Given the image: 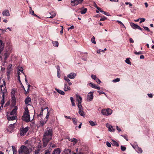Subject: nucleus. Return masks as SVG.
Wrapping results in <instances>:
<instances>
[{"mask_svg":"<svg viewBox=\"0 0 154 154\" xmlns=\"http://www.w3.org/2000/svg\"><path fill=\"white\" fill-rule=\"evenodd\" d=\"M73 154H80V152L78 151V148H76V152H73Z\"/></svg>","mask_w":154,"mask_h":154,"instance_id":"45","label":"nucleus"},{"mask_svg":"<svg viewBox=\"0 0 154 154\" xmlns=\"http://www.w3.org/2000/svg\"><path fill=\"white\" fill-rule=\"evenodd\" d=\"M64 154H71V150L69 149H64Z\"/></svg>","mask_w":154,"mask_h":154,"instance_id":"20","label":"nucleus"},{"mask_svg":"<svg viewBox=\"0 0 154 154\" xmlns=\"http://www.w3.org/2000/svg\"><path fill=\"white\" fill-rule=\"evenodd\" d=\"M116 22H117L118 23L122 25L124 27H125L124 26L123 23L121 21H120L119 20H117V21H116Z\"/></svg>","mask_w":154,"mask_h":154,"instance_id":"54","label":"nucleus"},{"mask_svg":"<svg viewBox=\"0 0 154 154\" xmlns=\"http://www.w3.org/2000/svg\"><path fill=\"white\" fill-rule=\"evenodd\" d=\"M55 90L57 92H58L59 94H61L62 95H64L65 94V93L64 91H63L61 90H60L59 89H57V88H55Z\"/></svg>","mask_w":154,"mask_h":154,"instance_id":"25","label":"nucleus"},{"mask_svg":"<svg viewBox=\"0 0 154 154\" xmlns=\"http://www.w3.org/2000/svg\"><path fill=\"white\" fill-rule=\"evenodd\" d=\"M22 119L26 122L30 121V116L29 115L28 108L26 107L25 109L23 115L22 117Z\"/></svg>","mask_w":154,"mask_h":154,"instance_id":"3","label":"nucleus"},{"mask_svg":"<svg viewBox=\"0 0 154 154\" xmlns=\"http://www.w3.org/2000/svg\"><path fill=\"white\" fill-rule=\"evenodd\" d=\"M84 0H74L71 1V4L72 6H74L77 5L81 3Z\"/></svg>","mask_w":154,"mask_h":154,"instance_id":"9","label":"nucleus"},{"mask_svg":"<svg viewBox=\"0 0 154 154\" xmlns=\"http://www.w3.org/2000/svg\"><path fill=\"white\" fill-rule=\"evenodd\" d=\"M11 48L10 49V50L8 51H6V52L5 53L4 55L5 56V60H6L9 57V55L11 53Z\"/></svg>","mask_w":154,"mask_h":154,"instance_id":"12","label":"nucleus"},{"mask_svg":"<svg viewBox=\"0 0 154 154\" xmlns=\"http://www.w3.org/2000/svg\"><path fill=\"white\" fill-rule=\"evenodd\" d=\"M121 149L122 151H125L126 149V147L125 146H121Z\"/></svg>","mask_w":154,"mask_h":154,"instance_id":"43","label":"nucleus"},{"mask_svg":"<svg viewBox=\"0 0 154 154\" xmlns=\"http://www.w3.org/2000/svg\"><path fill=\"white\" fill-rule=\"evenodd\" d=\"M4 32H6V30L0 29V33L1 34H3Z\"/></svg>","mask_w":154,"mask_h":154,"instance_id":"57","label":"nucleus"},{"mask_svg":"<svg viewBox=\"0 0 154 154\" xmlns=\"http://www.w3.org/2000/svg\"><path fill=\"white\" fill-rule=\"evenodd\" d=\"M79 113L80 116H84L85 115V112L83 111V109H79Z\"/></svg>","mask_w":154,"mask_h":154,"instance_id":"26","label":"nucleus"},{"mask_svg":"<svg viewBox=\"0 0 154 154\" xmlns=\"http://www.w3.org/2000/svg\"><path fill=\"white\" fill-rule=\"evenodd\" d=\"M97 92L99 93L100 94H105V93L103 91H97Z\"/></svg>","mask_w":154,"mask_h":154,"instance_id":"62","label":"nucleus"},{"mask_svg":"<svg viewBox=\"0 0 154 154\" xmlns=\"http://www.w3.org/2000/svg\"><path fill=\"white\" fill-rule=\"evenodd\" d=\"M96 81L99 84H100L101 83V81L98 78L96 79Z\"/></svg>","mask_w":154,"mask_h":154,"instance_id":"51","label":"nucleus"},{"mask_svg":"<svg viewBox=\"0 0 154 154\" xmlns=\"http://www.w3.org/2000/svg\"><path fill=\"white\" fill-rule=\"evenodd\" d=\"M44 134L53 136V130L52 128L49 127L47 128L45 130Z\"/></svg>","mask_w":154,"mask_h":154,"instance_id":"8","label":"nucleus"},{"mask_svg":"<svg viewBox=\"0 0 154 154\" xmlns=\"http://www.w3.org/2000/svg\"><path fill=\"white\" fill-rule=\"evenodd\" d=\"M16 113L15 112H14L13 110L11 112L10 114L11 115H14V114H15Z\"/></svg>","mask_w":154,"mask_h":154,"instance_id":"60","label":"nucleus"},{"mask_svg":"<svg viewBox=\"0 0 154 154\" xmlns=\"http://www.w3.org/2000/svg\"><path fill=\"white\" fill-rule=\"evenodd\" d=\"M49 148L45 150V154H51V152L52 150V149L53 148L57 147L56 143H55V141H53L49 143V144L48 145Z\"/></svg>","mask_w":154,"mask_h":154,"instance_id":"5","label":"nucleus"},{"mask_svg":"<svg viewBox=\"0 0 154 154\" xmlns=\"http://www.w3.org/2000/svg\"><path fill=\"white\" fill-rule=\"evenodd\" d=\"M15 116H8L7 119L9 121L14 120L15 119Z\"/></svg>","mask_w":154,"mask_h":154,"instance_id":"21","label":"nucleus"},{"mask_svg":"<svg viewBox=\"0 0 154 154\" xmlns=\"http://www.w3.org/2000/svg\"><path fill=\"white\" fill-rule=\"evenodd\" d=\"M134 53L137 55H139L140 54H142V53L141 51H139V52H137V51H135L134 52Z\"/></svg>","mask_w":154,"mask_h":154,"instance_id":"52","label":"nucleus"},{"mask_svg":"<svg viewBox=\"0 0 154 154\" xmlns=\"http://www.w3.org/2000/svg\"><path fill=\"white\" fill-rule=\"evenodd\" d=\"M89 85L91 86L92 88H95V85L93 84V83L92 82H90L89 83Z\"/></svg>","mask_w":154,"mask_h":154,"instance_id":"39","label":"nucleus"},{"mask_svg":"<svg viewBox=\"0 0 154 154\" xmlns=\"http://www.w3.org/2000/svg\"><path fill=\"white\" fill-rule=\"evenodd\" d=\"M29 129L28 127H26L25 128L23 127L20 128V134L21 136H24Z\"/></svg>","mask_w":154,"mask_h":154,"instance_id":"6","label":"nucleus"},{"mask_svg":"<svg viewBox=\"0 0 154 154\" xmlns=\"http://www.w3.org/2000/svg\"><path fill=\"white\" fill-rule=\"evenodd\" d=\"M81 103L82 102H80L78 103V106L79 109H79H83V107Z\"/></svg>","mask_w":154,"mask_h":154,"instance_id":"30","label":"nucleus"},{"mask_svg":"<svg viewBox=\"0 0 154 154\" xmlns=\"http://www.w3.org/2000/svg\"><path fill=\"white\" fill-rule=\"evenodd\" d=\"M94 88L98 90H100V88L99 86H96V85H95V88Z\"/></svg>","mask_w":154,"mask_h":154,"instance_id":"63","label":"nucleus"},{"mask_svg":"<svg viewBox=\"0 0 154 154\" xmlns=\"http://www.w3.org/2000/svg\"><path fill=\"white\" fill-rule=\"evenodd\" d=\"M47 121L46 120L41 121L40 122V126H43L46 123Z\"/></svg>","mask_w":154,"mask_h":154,"instance_id":"29","label":"nucleus"},{"mask_svg":"<svg viewBox=\"0 0 154 154\" xmlns=\"http://www.w3.org/2000/svg\"><path fill=\"white\" fill-rule=\"evenodd\" d=\"M106 19L107 18L106 17H103L100 19V20L101 21H103L106 20Z\"/></svg>","mask_w":154,"mask_h":154,"instance_id":"53","label":"nucleus"},{"mask_svg":"<svg viewBox=\"0 0 154 154\" xmlns=\"http://www.w3.org/2000/svg\"><path fill=\"white\" fill-rule=\"evenodd\" d=\"M40 151L39 149H38L37 150H35L34 152L35 154H38L39 153Z\"/></svg>","mask_w":154,"mask_h":154,"instance_id":"50","label":"nucleus"},{"mask_svg":"<svg viewBox=\"0 0 154 154\" xmlns=\"http://www.w3.org/2000/svg\"><path fill=\"white\" fill-rule=\"evenodd\" d=\"M52 43L54 46L58 47L59 45V43L57 41H52Z\"/></svg>","mask_w":154,"mask_h":154,"instance_id":"27","label":"nucleus"},{"mask_svg":"<svg viewBox=\"0 0 154 154\" xmlns=\"http://www.w3.org/2000/svg\"><path fill=\"white\" fill-rule=\"evenodd\" d=\"M125 62L128 64L131 65V62L130 61L129 58H127L125 60Z\"/></svg>","mask_w":154,"mask_h":154,"instance_id":"38","label":"nucleus"},{"mask_svg":"<svg viewBox=\"0 0 154 154\" xmlns=\"http://www.w3.org/2000/svg\"><path fill=\"white\" fill-rule=\"evenodd\" d=\"M100 11L106 15H109V13H107L105 11H104L102 10H101V9L100 10Z\"/></svg>","mask_w":154,"mask_h":154,"instance_id":"41","label":"nucleus"},{"mask_svg":"<svg viewBox=\"0 0 154 154\" xmlns=\"http://www.w3.org/2000/svg\"><path fill=\"white\" fill-rule=\"evenodd\" d=\"M52 137L45 134H44L42 139L44 147H45L47 146L48 143L52 140Z\"/></svg>","mask_w":154,"mask_h":154,"instance_id":"4","label":"nucleus"},{"mask_svg":"<svg viewBox=\"0 0 154 154\" xmlns=\"http://www.w3.org/2000/svg\"><path fill=\"white\" fill-rule=\"evenodd\" d=\"M19 71H20L22 73H23L24 75H25L23 71V69L22 67H19L18 68Z\"/></svg>","mask_w":154,"mask_h":154,"instance_id":"36","label":"nucleus"},{"mask_svg":"<svg viewBox=\"0 0 154 154\" xmlns=\"http://www.w3.org/2000/svg\"><path fill=\"white\" fill-rule=\"evenodd\" d=\"M11 105L12 106H14L16 103V99L15 95L14 94L12 96Z\"/></svg>","mask_w":154,"mask_h":154,"instance_id":"13","label":"nucleus"},{"mask_svg":"<svg viewBox=\"0 0 154 154\" xmlns=\"http://www.w3.org/2000/svg\"><path fill=\"white\" fill-rule=\"evenodd\" d=\"M101 112L103 115L108 116L111 114L112 112V110L109 108L103 109L101 110Z\"/></svg>","mask_w":154,"mask_h":154,"instance_id":"7","label":"nucleus"},{"mask_svg":"<svg viewBox=\"0 0 154 154\" xmlns=\"http://www.w3.org/2000/svg\"><path fill=\"white\" fill-rule=\"evenodd\" d=\"M17 78H18V80L19 81V82L20 83L21 85H22L23 88L24 89V87L22 85V83H21V81H20V76H18V77H17Z\"/></svg>","mask_w":154,"mask_h":154,"instance_id":"44","label":"nucleus"},{"mask_svg":"<svg viewBox=\"0 0 154 154\" xmlns=\"http://www.w3.org/2000/svg\"><path fill=\"white\" fill-rule=\"evenodd\" d=\"M31 101V99L30 97H27L25 100V103L26 104H28V103Z\"/></svg>","mask_w":154,"mask_h":154,"instance_id":"23","label":"nucleus"},{"mask_svg":"<svg viewBox=\"0 0 154 154\" xmlns=\"http://www.w3.org/2000/svg\"><path fill=\"white\" fill-rule=\"evenodd\" d=\"M89 123L90 125L92 126H94L97 125L96 122H94L93 121H89Z\"/></svg>","mask_w":154,"mask_h":154,"instance_id":"31","label":"nucleus"},{"mask_svg":"<svg viewBox=\"0 0 154 154\" xmlns=\"http://www.w3.org/2000/svg\"><path fill=\"white\" fill-rule=\"evenodd\" d=\"M50 115V114H49V112L48 111L47 112V115H46V116L45 117V119H46V121H47L48 119V118H49V116Z\"/></svg>","mask_w":154,"mask_h":154,"instance_id":"42","label":"nucleus"},{"mask_svg":"<svg viewBox=\"0 0 154 154\" xmlns=\"http://www.w3.org/2000/svg\"><path fill=\"white\" fill-rule=\"evenodd\" d=\"M91 41L94 44H96V42L95 40V37L93 36L91 39Z\"/></svg>","mask_w":154,"mask_h":154,"instance_id":"35","label":"nucleus"},{"mask_svg":"<svg viewBox=\"0 0 154 154\" xmlns=\"http://www.w3.org/2000/svg\"><path fill=\"white\" fill-rule=\"evenodd\" d=\"M72 121L73 122L74 124L75 125H77V119L75 118H72Z\"/></svg>","mask_w":154,"mask_h":154,"instance_id":"34","label":"nucleus"},{"mask_svg":"<svg viewBox=\"0 0 154 154\" xmlns=\"http://www.w3.org/2000/svg\"><path fill=\"white\" fill-rule=\"evenodd\" d=\"M76 96L78 103L80 102H82V98L78 94H76Z\"/></svg>","mask_w":154,"mask_h":154,"instance_id":"22","label":"nucleus"},{"mask_svg":"<svg viewBox=\"0 0 154 154\" xmlns=\"http://www.w3.org/2000/svg\"><path fill=\"white\" fill-rule=\"evenodd\" d=\"M136 149L137 151V152L140 153H142L143 151L141 148L138 147V146H137V147H136Z\"/></svg>","mask_w":154,"mask_h":154,"instance_id":"28","label":"nucleus"},{"mask_svg":"<svg viewBox=\"0 0 154 154\" xmlns=\"http://www.w3.org/2000/svg\"><path fill=\"white\" fill-rule=\"evenodd\" d=\"M29 13L30 14H31L33 16L36 17H38V16L37 15H36V14H35L34 13V11H33L32 10H31V11L30 10V11H29Z\"/></svg>","mask_w":154,"mask_h":154,"instance_id":"37","label":"nucleus"},{"mask_svg":"<svg viewBox=\"0 0 154 154\" xmlns=\"http://www.w3.org/2000/svg\"><path fill=\"white\" fill-rule=\"evenodd\" d=\"M10 72H11V69H10V68H8L7 69V72H6L7 75H10Z\"/></svg>","mask_w":154,"mask_h":154,"instance_id":"46","label":"nucleus"},{"mask_svg":"<svg viewBox=\"0 0 154 154\" xmlns=\"http://www.w3.org/2000/svg\"><path fill=\"white\" fill-rule=\"evenodd\" d=\"M93 93V92H90L88 94L87 97L88 101H91L92 100L94 97Z\"/></svg>","mask_w":154,"mask_h":154,"instance_id":"10","label":"nucleus"},{"mask_svg":"<svg viewBox=\"0 0 154 154\" xmlns=\"http://www.w3.org/2000/svg\"><path fill=\"white\" fill-rule=\"evenodd\" d=\"M31 86V85H28V89L27 91L26 92V94L28 93L29 92V88Z\"/></svg>","mask_w":154,"mask_h":154,"instance_id":"58","label":"nucleus"},{"mask_svg":"<svg viewBox=\"0 0 154 154\" xmlns=\"http://www.w3.org/2000/svg\"><path fill=\"white\" fill-rule=\"evenodd\" d=\"M57 73H58V74L60 73V68L58 69V68L59 67V66H57Z\"/></svg>","mask_w":154,"mask_h":154,"instance_id":"61","label":"nucleus"},{"mask_svg":"<svg viewBox=\"0 0 154 154\" xmlns=\"http://www.w3.org/2000/svg\"><path fill=\"white\" fill-rule=\"evenodd\" d=\"M143 28L145 30L147 31H148V32L150 31V30H149V28L148 27H146V26H143Z\"/></svg>","mask_w":154,"mask_h":154,"instance_id":"56","label":"nucleus"},{"mask_svg":"<svg viewBox=\"0 0 154 154\" xmlns=\"http://www.w3.org/2000/svg\"><path fill=\"white\" fill-rule=\"evenodd\" d=\"M91 78L94 79V80H96V79L97 78L96 77V76L95 75H91Z\"/></svg>","mask_w":154,"mask_h":154,"instance_id":"47","label":"nucleus"},{"mask_svg":"<svg viewBox=\"0 0 154 154\" xmlns=\"http://www.w3.org/2000/svg\"><path fill=\"white\" fill-rule=\"evenodd\" d=\"M130 25L131 27L134 29H138L142 31V29L141 28L140 26H138V25L134 24V23H130Z\"/></svg>","mask_w":154,"mask_h":154,"instance_id":"11","label":"nucleus"},{"mask_svg":"<svg viewBox=\"0 0 154 154\" xmlns=\"http://www.w3.org/2000/svg\"><path fill=\"white\" fill-rule=\"evenodd\" d=\"M87 11V8H85L83 10H82L80 11V12L82 14H85Z\"/></svg>","mask_w":154,"mask_h":154,"instance_id":"32","label":"nucleus"},{"mask_svg":"<svg viewBox=\"0 0 154 154\" xmlns=\"http://www.w3.org/2000/svg\"><path fill=\"white\" fill-rule=\"evenodd\" d=\"M68 77L65 76L64 77V79L68 83V84L69 85H72V83L70 82L69 79L68 78Z\"/></svg>","mask_w":154,"mask_h":154,"instance_id":"24","label":"nucleus"},{"mask_svg":"<svg viewBox=\"0 0 154 154\" xmlns=\"http://www.w3.org/2000/svg\"><path fill=\"white\" fill-rule=\"evenodd\" d=\"M14 124L15 123H14L13 124H11L9 125L7 129V130L8 131H10L11 132L12 131H13V129L14 128Z\"/></svg>","mask_w":154,"mask_h":154,"instance_id":"14","label":"nucleus"},{"mask_svg":"<svg viewBox=\"0 0 154 154\" xmlns=\"http://www.w3.org/2000/svg\"><path fill=\"white\" fill-rule=\"evenodd\" d=\"M76 76V74L74 73H71L68 75L67 77L70 79H74Z\"/></svg>","mask_w":154,"mask_h":154,"instance_id":"19","label":"nucleus"},{"mask_svg":"<svg viewBox=\"0 0 154 154\" xmlns=\"http://www.w3.org/2000/svg\"><path fill=\"white\" fill-rule=\"evenodd\" d=\"M50 14L51 15H52L54 17H55L56 15V13L53 11H52L50 13Z\"/></svg>","mask_w":154,"mask_h":154,"instance_id":"48","label":"nucleus"},{"mask_svg":"<svg viewBox=\"0 0 154 154\" xmlns=\"http://www.w3.org/2000/svg\"><path fill=\"white\" fill-rule=\"evenodd\" d=\"M68 140L69 141H70L71 142L73 143V145H75L78 142V140L76 139L75 138H71V139L69 138L68 139Z\"/></svg>","mask_w":154,"mask_h":154,"instance_id":"16","label":"nucleus"},{"mask_svg":"<svg viewBox=\"0 0 154 154\" xmlns=\"http://www.w3.org/2000/svg\"><path fill=\"white\" fill-rule=\"evenodd\" d=\"M93 6L94 7L96 8H97V9H98L99 11L101 9V8L100 7H99L97 6L96 4L95 3V2H94Z\"/></svg>","mask_w":154,"mask_h":154,"instance_id":"33","label":"nucleus"},{"mask_svg":"<svg viewBox=\"0 0 154 154\" xmlns=\"http://www.w3.org/2000/svg\"><path fill=\"white\" fill-rule=\"evenodd\" d=\"M14 108L12 110H13L14 112H15L16 113V111L17 109V106H14Z\"/></svg>","mask_w":154,"mask_h":154,"instance_id":"59","label":"nucleus"},{"mask_svg":"<svg viewBox=\"0 0 154 154\" xmlns=\"http://www.w3.org/2000/svg\"><path fill=\"white\" fill-rule=\"evenodd\" d=\"M67 87L68 86L67 85L66 83H65L64 84V90L65 91H68V89H67Z\"/></svg>","mask_w":154,"mask_h":154,"instance_id":"40","label":"nucleus"},{"mask_svg":"<svg viewBox=\"0 0 154 154\" xmlns=\"http://www.w3.org/2000/svg\"><path fill=\"white\" fill-rule=\"evenodd\" d=\"M106 144L107 146L108 147H110L111 146V144L109 142H108V141L106 142Z\"/></svg>","mask_w":154,"mask_h":154,"instance_id":"55","label":"nucleus"},{"mask_svg":"<svg viewBox=\"0 0 154 154\" xmlns=\"http://www.w3.org/2000/svg\"><path fill=\"white\" fill-rule=\"evenodd\" d=\"M2 14L3 16H10V14L8 10H4Z\"/></svg>","mask_w":154,"mask_h":154,"instance_id":"17","label":"nucleus"},{"mask_svg":"<svg viewBox=\"0 0 154 154\" xmlns=\"http://www.w3.org/2000/svg\"><path fill=\"white\" fill-rule=\"evenodd\" d=\"M116 128L119 132L121 131V129L119 128L117 126H116Z\"/></svg>","mask_w":154,"mask_h":154,"instance_id":"64","label":"nucleus"},{"mask_svg":"<svg viewBox=\"0 0 154 154\" xmlns=\"http://www.w3.org/2000/svg\"><path fill=\"white\" fill-rule=\"evenodd\" d=\"M32 151V149L27 147L26 146L22 145L18 150L19 154H29Z\"/></svg>","mask_w":154,"mask_h":154,"instance_id":"2","label":"nucleus"},{"mask_svg":"<svg viewBox=\"0 0 154 154\" xmlns=\"http://www.w3.org/2000/svg\"><path fill=\"white\" fill-rule=\"evenodd\" d=\"M61 151L59 148L54 149L52 154H60Z\"/></svg>","mask_w":154,"mask_h":154,"instance_id":"15","label":"nucleus"},{"mask_svg":"<svg viewBox=\"0 0 154 154\" xmlns=\"http://www.w3.org/2000/svg\"><path fill=\"white\" fill-rule=\"evenodd\" d=\"M106 126L107 128L109 129V131H114L115 130L113 129L112 127L109 124H106Z\"/></svg>","mask_w":154,"mask_h":154,"instance_id":"18","label":"nucleus"},{"mask_svg":"<svg viewBox=\"0 0 154 154\" xmlns=\"http://www.w3.org/2000/svg\"><path fill=\"white\" fill-rule=\"evenodd\" d=\"M3 83L1 85L0 87L1 88V91L2 94V99L1 101V105H3L5 103V96L7 93V90L6 89V82L4 80H3Z\"/></svg>","mask_w":154,"mask_h":154,"instance_id":"1","label":"nucleus"},{"mask_svg":"<svg viewBox=\"0 0 154 154\" xmlns=\"http://www.w3.org/2000/svg\"><path fill=\"white\" fill-rule=\"evenodd\" d=\"M43 113V112H42V110H41L40 113L39 114V115H38V117H40L42 118V116Z\"/></svg>","mask_w":154,"mask_h":154,"instance_id":"49","label":"nucleus"}]
</instances>
